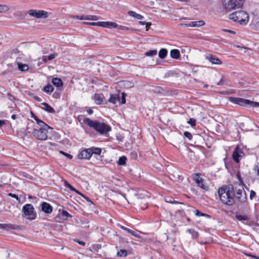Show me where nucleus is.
I'll use <instances>...</instances> for the list:
<instances>
[{
    "label": "nucleus",
    "mask_w": 259,
    "mask_h": 259,
    "mask_svg": "<svg viewBox=\"0 0 259 259\" xmlns=\"http://www.w3.org/2000/svg\"><path fill=\"white\" fill-rule=\"evenodd\" d=\"M32 117L34 119V120L36 121V123L37 124L38 126H46V125H47L45 122H44L41 119H39L36 115L32 114Z\"/></svg>",
    "instance_id": "nucleus-26"
},
{
    "label": "nucleus",
    "mask_w": 259,
    "mask_h": 259,
    "mask_svg": "<svg viewBox=\"0 0 259 259\" xmlns=\"http://www.w3.org/2000/svg\"><path fill=\"white\" fill-rule=\"evenodd\" d=\"M165 201L170 203H176L175 201L171 198H167L165 199Z\"/></svg>",
    "instance_id": "nucleus-48"
},
{
    "label": "nucleus",
    "mask_w": 259,
    "mask_h": 259,
    "mask_svg": "<svg viewBox=\"0 0 259 259\" xmlns=\"http://www.w3.org/2000/svg\"><path fill=\"white\" fill-rule=\"evenodd\" d=\"M184 135L185 137L187 138L189 140H191L192 138V134L189 132H185L184 133Z\"/></svg>",
    "instance_id": "nucleus-39"
},
{
    "label": "nucleus",
    "mask_w": 259,
    "mask_h": 259,
    "mask_svg": "<svg viewBox=\"0 0 259 259\" xmlns=\"http://www.w3.org/2000/svg\"><path fill=\"white\" fill-rule=\"evenodd\" d=\"M85 20L97 21L99 19L98 16L96 15H85Z\"/></svg>",
    "instance_id": "nucleus-33"
},
{
    "label": "nucleus",
    "mask_w": 259,
    "mask_h": 259,
    "mask_svg": "<svg viewBox=\"0 0 259 259\" xmlns=\"http://www.w3.org/2000/svg\"><path fill=\"white\" fill-rule=\"evenodd\" d=\"M126 157L123 156L119 157V158L118 160L117 163L119 165H124L126 163Z\"/></svg>",
    "instance_id": "nucleus-32"
},
{
    "label": "nucleus",
    "mask_w": 259,
    "mask_h": 259,
    "mask_svg": "<svg viewBox=\"0 0 259 259\" xmlns=\"http://www.w3.org/2000/svg\"><path fill=\"white\" fill-rule=\"evenodd\" d=\"M66 186L69 188L70 190H72V191H75L77 194H79L80 195H81V194H82V193H81L80 192H79V191H77L75 189H74L72 186H71L69 184L67 183V182H66Z\"/></svg>",
    "instance_id": "nucleus-36"
},
{
    "label": "nucleus",
    "mask_w": 259,
    "mask_h": 259,
    "mask_svg": "<svg viewBox=\"0 0 259 259\" xmlns=\"http://www.w3.org/2000/svg\"><path fill=\"white\" fill-rule=\"evenodd\" d=\"M170 55L173 59H178L180 57V54L178 50L174 49L171 50L170 52Z\"/></svg>",
    "instance_id": "nucleus-22"
},
{
    "label": "nucleus",
    "mask_w": 259,
    "mask_h": 259,
    "mask_svg": "<svg viewBox=\"0 0 259 259\" xmlns=\"http://www.w3.org/2000/svg\"><path fill=\"white\" fill-rule=\"evenodd\" d=\"M82 23L84 24L89 25H90V22H82Z\"/></svg>",
    "instance_id": "nucleus-64"
},
{
    "label": "nucleus",
    "mask_w": 259,
    "mask_h": 259,
    "mask_svg": "<svg viewBox=\"0 0 259 259\" xmlns=\"http://www.w3.org/2000/svg\"><path fill=\"white\" fill-rule=\"evenodd\" d=\"M188 123L193 127L196 125V120L194 118H190L188 121Z\"/></svg>",
    "instance_id": "nucleus-38"
},
{
    "label": "nucleus",
    "mask_w": 259,
    "mask_h": 259,
    "mask_svg": "<svg viewBox=\"0 0 259 259\" xmlns=\"http://www.w3.org/2000/svg\"><path fill=\"white\" fill-rule=\"evenodd\" d=\"M167 54V51L165 49H161L158 53L159 57L161 59H164Z\"/></svg>",
    "instance_id": "nucleus-29"
},
{
    "label": "nucleus",
    "mask_w": 259,
    "mask_h": 259,
    "mask_svg": "<svg viewBox=\"0 0 259 259\" xmlns=\"http://www.w3.org/2000/svg\"><path fill=\"white\" fill-rule=\"evenodd\" d=\"M140 23L142 25H145L146 24V23L144 21H140Z\"/></svg>",
    "instance_id": "nucleus-63"
},
{
    "label": "nucleus",
    "mask_w": 259,
    "mask_h": 259,
    "mask_svg": "<svg viewBox=\"0 0 259 259\" xmlns=\"http://www.w3.org/2000/svg\"><path fill=\"white\" fill-rule=\"evenodd\" d=\"M128 14L130 16L135 17L139 20H141L143 18V17L141 15L137 14V13H136L134 11H128Z\"/></svg>",
    "instance_id": "nucleus-27"
},
{
    "label": "nucleus",
    "mask_w": 259,
    "mask_h": 259,
    "mask_svg": "<svg viewBox=\"0 0 259 259\" xmlns=\"http://www.w3.org/2000/svg\"><path fill=\"white\" fill-rule=\"evenodd\" d=\"M101 22H90V25L96 26H101Z\"/></svg>",
    "instance_id": "nucleus-47"
},
{
    "label": "nucleus",
    "mask_w": 259,
    "mask_h": 259,
    "mask_svg": "<svg viewBox=\"0 0 259 259\" xmlns=\"http://www.w3.org/2000/svg\"><path fill=\"white\" fill-rule=\"evenodd\" d=\"M244 155L243 150L238 146L236 147L233 152L232 157L233 160L237 163L240 161L239 158Z\"/></svg>",
    "instance_id": "nucleus-11"
},
{
    "label": "nucleus",
    "mask_w": 259,
    "mask_h": 259,
    "mask_svg": "<svg viewBox=\"0 0 259 259\" xmlns=\"http://www.w3.org/2000/svg\"><path fill=\"white\" fill-rule=\"evenodd\" d=\"M124 85L126 84L127 85H128L130 87H132L133 86L132 83L128 82V81H125V83H124Z\"/></svg>",
    "instance_id": "nucleus-57"
},
{
    "label": "nucleus",
    "mask_w": 259,
    "mask_h": 259,
    "mask_svg": "<svg viewBox=\"0 0 259 259\" xmlns=\"http://www.w3.org/2000/svg\"><path fill=\"white\" fill-rule=\"evenodd\" d=\"M53 84L57 88L61 87L63 85V81L58 77H54L52 79Z\"/></svg>",
    "instance_id": "nucleus-21"
},
{
    "label": "nucleus",
    "mask_w": 259,
    "mask_h": 259,
    "mask_svg": "<svg viewBox=\"0 0 259 259\" xmlns=\"http://www.w3.org/2000/svg\"><path fill=\"white\" fill-rule=\"evenodd\" d=\"M129 234H131L132 235L136 237H137V238H140V235L139 234H138L135 231H134L130 229L129 232H128Z\"/></svg>",
    "instance_id": "nucleus-44"
},
{
    "label": "nucleus",
    "mask_w": 259,
    "mask_h": 259,
    "mask_svg": "<svg viewBox=\"0 0 259 259\" xmlns=\"http://www.w3.org/2000/svg\"><path fill=\"white\" fill-rule=\"evenodd\" d=\"M108 101L113 104H116L117 102H120L119 94H111L108 99Z\"/></svg>",
    "instance_id": "nucleus-20"
},
{
    "label": "nucleus",
    "mask_w": 259,
    "mask_h": 259,
    "mask_svg": "<svg viewBox=\"0 0 259 259\" xmlns=\"http://www.w3.org/2000/svg\"><path fill=\"white\" fill-rule=\"evenodd\" d=\"M218 194L221 201L224 204L231 206L235 203V191L232 185L219 188Z\"/></svg>",
    "instance_id": "nucleus-1"
},
{
    "label": "nucleus",
    "mask_w": 259,
    "mask_h": 259,
    "mask_svg": "<svg viewBox=\"0 0 259 259\" xmlns=\"http://www.w3.org/2000/svg\"><path fill=\"white\" fill-rule=\"evenodd\" d=\"M11 117H12V118L13 119H14H14H16V115H15V114H13V115H12Z\"/></svg>",
    "instance_id": "nucleus-62"
},
{
    "label": "nucleus",
    "mask_w": 259,
    "mask_h": 259,
    "mask_svg": "<svg viewBox=\"0 0 259 259\" xmlns=\"http://www.w3.org/2000/svg\"><path fill=\"white\" fill-rule=\"evenodd\" d=\"M40 108L50 113H54L55 112L54 109L48 103L45 102L41 103Z\"/></svg>",
    "instance_id": "nucleus-16"
},
{
    "label": "nucleus",
    "mask_w": 259,
    "mask_h": 259,
    "mask_svg": "<svg viewBox=\"0 0 259 259\" xmlns=\"http://www.w3.org/2000/svg\"><path fill=\"white\" fill-rule=\"evenodd\" d=\"M92 153L90 148L82 150L78 155V159H90Z\"/></svg>",
    "instance_id": "nucleus-12"
},
{
    "label": "nucleus",
    "mask_w": 259,
    "mask_h": 259,
    "mask_svg": "<svg viewBox=\"0 0 259 259\" xmlns=\"http://www.w3.org/2000/svg\"><path fill=\"white\" fill-rule=\"evenodd\" d=\"M54 88L50 84H48L42 89V91L46 93L51 94L54 91Z\"/></svg>",
    "instance_id": "nucleus-23"
},
{
    "label": "nucleus",
    "mask_w": 259,
    "mask_h": 259,
    "mask_svg": "<svg viewBox=\"0 0 259 259\" xmlns=\"http://www.w3.org/2000/svg\"><path fill=\"white\" fill-rule=\"evenodd\" d=\"M83 122L102 135H106L111 131V127L109 124L98 120H92L89 118L85 117L83 118Z\"/></svg>",
    "instance_id": "nucleus-2"
},
{
    "label": "nucleus",
    "mask_w": 259,
    "mask_h": 259,
    "mask_svg": "<svg viewBox=\"0 0 259 259\" xmlns=\"http://www.w3.org/2000/svg\"><path fill=\"white\" fill-rule=\"evenodd\" d=\"M60 153L65 156L67 158H68L69 159H71L72 158V156L69 154L65 153L62 151H60Z\"/></svg>",
    "instance_id": "nucleus-42"
},
{
    "label": "nucleus",
    "mask_w": 259,
    "mask_h": 259,
    "mask_svg": "<svg viewBox=\"0 0 259 259\" xmlns=\"http://www.w3.org/2000/svg\"><path fill=\"white\" fill-rule=\"evenodd\" d=\"M157 54V51L156 50H150L145 53V55L146 56L152 57L155 56Z\"/></svg>",
    "instance_id": "nucleus-34"
},
{
    "label": "nucleus",
    "mask_w": 259,
    "mask_h": 259,
    "mask_svg": "<svg viewBox=\"0 0 259 259\" xmlns=\"http://www.w3.org/2000/svg\"><path fill=\"white\" fill-rule=\"evenodd\" d=\"M101 27L108 28H117L118 25L115 22H101Z\"/></svg>",
    "instance_id": "nucleus-18"
},
{
    "label": "nucleus",
    "mask_w": 259,
    "mask_h": 259,
    "mask_svg": "<svg viewBox=\"0 0 259 259\" xmlns=\"http://www.w3.org/2000/svg\"><path fill=\"white\" fill-rule=\"evenodd\" d=\"M18 67L19 70L21 71H25L28 70L29 67L26 64H23L21 63H18Z\"/></svg>",
    "instance_id": "nucleus-30"
},
{
    "label": "nucleus",
    "mask_w": 259,
    "mask_h": 259,
    "mask_svg": "<svg viewBox=\"0 0 259 259\" xmlns=\"http://www.w3.org/2000/svg\"><path fill=\"white\" fill-rule=\"evenodd\" d=\"M236 218L237 220L242 222L244 224H246L249 219V218L247 215H242L240 214H237L236 215Z\"/></svg>",
    "instance_id": "nucleus-19"
},
{
    "label": "nucleus",
    "mask_w": 259,
    "mask_h": 259,
    "mask_svg": "<svg viewBox=\"0 0 259 259\" xmlns=\"http://www.w3.org/2000/svg\"><path fill=\"white\" fill-rule=\"evenodd\" d=\"M194 213H195V214L196 215V216H205V215H208L207 214H204L201 212H200L199 211H198V210H195L194 211Z\"/></svg>",
    "instance_id": "nucleus-40"
},
{
    "label": "nucleus",
    "mask_w": 259,
    "mask_h": 259,
    "mask_svg": "<svg viewBox=\"0 0 259 259\" xmlns=\"http://www.w3.org/2000/svg\"><path fill=\"white\" fill-rule=\"evenodd\" d=\"M248 256H251V257H252L253 258H255V259H259V256H257L256 255H248Z\"/></svg>",
    "instance_id": "nucleus-60"
},
{
    "label": "nucleus",
    "mask_w": 259,
    "mask_h": 259,
    "mask_svg": "<svg viewBox=\"0 0 259 259\" xmlns=\"http://www.w3.org/2000/svg\"><path fill=\"white\" fill-rule=\"evenodd\" d=\"M229 100L235 104L242 106H250L251 107H258L259 103L253 102L249 100L237 97H229Z\"/></svg>",
    "instance_id": "nucleus-5"
},
{
    "label": "nucleus",
    "mask_w": 259,
    "mask_h": 259,
    "mask_svg": "<svg viewBox=\"0 0 259 259\" xmlns=\"http://www.w3.org/2000/svg\"><path fill=\"white\" fill-rule=\"evenodd\" d=\"M118 226L121 228L122 229V230H124L125 231L127 232V233L129 232L130 229L122 226V225H119Z\"/></svg>",
    "instance_id": "nucleus-51"
},
{
    "label": "nucleus",
    "mask_w": 259,
    "mask_h": 259,
    "mask_svg": "<svg viewBox=\"0 0 259 259\" xmlns=\"http://www.w3.org/2000/svg\"><path fill=\"white\" fill-rule=\"evenodd\" d=\"M127 255V251L125 249H120L117 253V256L118 257H125Z\"/></svg>",
    "instance_id": "nucleus-31"
},
{
    "label": "nucleus",
    "mask_w": 259,
    "mask_h": 259,
    "mask_svg": "<svg viewBox=\"0 0 259 259\" xmlns=\"http://www.w3.org/2000/svg\"><path fill=\"white\" fill-rule=\"evenodd\" d=\"M255 172L257 176V179L259 180V162L257 163L254 168Z\"/></svg>",
    "instance_id": "nucleus-37"
},
{
    "label": "nucleus",
    "mask_w": 259,
    "mask_h": 259,
    "mask_svg": "<svg viewBox=\"0 0 259 259\" xmlns=\"http://www.w3.org/2000/svg\"><path fill=\"white\" fill-rule=\"evenodd\" d=\"M235 199H236L241 203L245 202L246 200V195L244 189L242 187L237 188L235 187Z\"/></svg>",
    "instance_id": "nucleus-8"
},
{
    "label": "nucleus",
    "mask_w": 259,
    "mask_h": 259,
    "mask_svg": "<svg viewBox=\"0 0 259 259\" xmlns=\"http://www.w3.org/2000/svg\"><path fill=\"white\" fill-rule=\"evenodd\" d=\"M74 17L78 20H85V15H82V16H75Z\"/></svg>",
    "instance_id": "nucleus-49"
},
{
    "label": "nucleus",
    "mask_w": 259,
    "mask_h": 259,
    "mask_svg": "<svg viewBox=\"0 0 259 259\" xmlns=\"http://www.w3.org/2000/svg\"><path fill=\"white\" fill-rule=\"evenodd\" d=\"M19 228V226L11 224H0V229L4 230H16Z\"/></svg>",
    "instance_id": "nucleus-13"
},
{
    "label": "nucleus",
    "mask_w": 259,
    "mask_h": 259,
    "mask_svg": "<svg viewBox=\"0 0 259 259\" xmlns=\"http://www.w3.org/2000/svg\"><path fill=\"white\" fill-rule=\"evenodd\" d=\"M117 28L118 29L125 30H130V28L127 27L126 26H122V25H118V27H117Z\"/></svg>",
    "instance_id": "nucleus-45"
},
{
    "label": "nucleus",
    "mask_w": 259,
    "mask_h": 259,
    "mask_svg": "<svg viewBox=\"0 0 259 259\" xmlns=\"http://www.w3.org/2000/svg\"><path fill=\"white\" fill-rule=\"evenodd\" d=\"M229 18L240 24H246L249 19L248 14L243 11L235 12L229 15Z\"/></svg>",
    "instance_id": "nucleus-4"
},
{
    "label": "nucleus",
    "mask_w": 259,
    "mask_h": 259,
    "mask_svg": "<svg viewBox=\"0 0 259 259\" xmlns=\"http://www.w3.org/2000/svg\"><path fill=\"white\" fill-rule=\"evenodd\" d=\"M90 149L92 153V156L94 154L100 155L102 152V149L100 148L92 147L90 148Z\"/></svg>",
    "instance_id": "nucleus-24"
},
{
    "label": "nucleus",
    "mask_w": 259,
    "mask_h": 259,
    "mask_svg": "<svg viewBox=\"0 0 259 259\" xmlns=\"http://www.w3.org/2000/svg\"><path fill=\"white\" fill-rule=\"evenodd\" d=\"M28 14L30 16L37 18H46L48 17L47 12L43 10H30L28 11Z\"/></svg>",
    "instance_id": "nucleus-9"
},
{
    "label": "nucleus",
    "mask_w": 259,
    "mask_h": 259,
    "mask_svg": "<svg viewBox=\"0 0 259 259\" xmlns=\"http://www.w3.org/2000/svg\"><path fill=\"white\" fill-rule=\"evenodd\" d=\"M57 55H58V54L56 53L52 54L48 56V59L49 60H53L54 58H55L56 57V56Z\"/></svg>",
    "instance_id": "nucleus-43"
},
{
    "label": "nucleus",
    "mask_w": 259,
    "mask_h": 259,
    "mask_svg": "<svg viewBox=\"0 0 259 259\" xmlns=\"http://www.w3.org/2000/svg\"><path fill=\"white\" fill-rule=\"evenodd\" d=\"M34 99H35V100H36L37 101L39 102L40 101V99L38 97H37V96H35L34 97Z\"/></svg>",
    "instance_id": "nucleus-61"
},
{
    "label": "nucleus",
    "mask_w": 259,
    "mask_h": 259,
    "mask_svg": "<svg viewBox=\"0 0 259 259\" xmlns=\"http://www.w3.org/2000/svg\"><path fill=\"white\" fill-rule=\"evenodd\" d=\"M75 241L81 245L84 246L85 245V243L82 241H79L78 240H75Z\"/></svg>",
    "instance_id": "nucleus-54"
},
{
    "label": "nucleus",
    "mask_w": 259,
    "mask_h": 259,
    "mask_svg": "<svg viewBox=\"0 0 259 259\" xmlns=\"http://www.w3.org/2000/svg\"><path fill=\"white\" fill-rule=\"evenodd\" d=\"M41 210L46 213H51L53 211L52 206L48 203L43 202L41 205Z\"/></svg>",
    "instance_id": "nucleus-14"
},
{
    "label": "nucleus",
    "mask_w": 259,
    "mask_h": 259,
    "mask_svg": "<svg viewBox=\"0 0 259 259\" xmlns=\"http://www.w3.org/2000/svg\"><path fill=\"white\" fill-rule=\"evenodd\" d=\"M205 22L203 21H193L189 23L185 24L184 25L186 27H200L203 26Z\"/></svg>",
    "instance_id": "nucleus-17"
},
{
    "label": "nucleus",
    "mask_w": 259,
    "mask_h": 259,
    "mask_svg": "<svg viewBox=\"0 0 259 259\" xmlns=\"http://www.w3.org/2000/svg\"><path fill=\"white\" fill-rule=\"evenodd\" d=\"M62 215L65 217H71V215L66 210H63L62 212Z\"/></svg>",
    "instance_id": "nucleus-46"
},
{
    "label": "nucleus",
    "mask_w": 259,
    "mask_h": 259,
    "mask_svg": "<svg viewBox=\"0 0 259 259\" xmlns=\"http://www.w3.org/2000/svg\"><path fill=\"white\" fill-rule=\"evenodd\" d=\"M6 124V122L4 120H0V127L3 126Z\"/></svg>",
    "instance_id": "nucleus-56"
},
{
    "label": "nucleus",
    "mask_w": 259,
    "mask_h": 259,
    "mask_svg": "<svg viewBox=\"0 0 259 259\" xmlns=\"http://www.w3.org/2000/svg\"><path fill=\"white\" fill-rule=\"evenodd\" d=\"M244 0H222L224 8L228 11L241 8Z\"/></svg>",
    "instance_id": "nucleus-6"
},
{
    "label": "nucleus",
    "mask_w": 259,
    "mask_h": 259,
    "mask_svg": "<svg viewBox=\"0 0 259 259\" xmlns=\"http://www.w3.org/2000/svg\"><path fill=\"white\" fill-rule=\"evenodd\" d=\"M81 196L84 198L87 201H89V202H91L92 203H93V202L91 201V200L90 199V198H89L88 197H87L85 196V195H84L83 194H81Z\"/></svg>",
    "instance_id": "nucleus-53"
},
{
    "label": "nucleus",
    "mask_w": 259,
    "mask_h": 259,
    "mask_svg": "<svg viewBox=\"0 0 259 259\" xmlns=\"http://www.w3.org/2000/svg\"><path fill=\"white\" fill-rule=\"evenodd\" d=\"M206 60H208L212 64L220 65L222 61L218 58L212 55H209L206 57Z\"/></svg>",
    "instance_id": "nucleus-15"
},
{
    "label": "nucleus",
    "mask_w": 259,
    "mask_h": 259,
    "mask_svg": "<svg viewBox=\"0 0 259 259\" xmlns=\"http://www.w3.org/2000/svg\"><path fill=\"white\" fill-rule=\"evenodd\" d=\"M223 30H224V31L229 32V33H231V34H236V32H235V31H233V30H229V29H224Z\"/></svg>",
    "instance_id": "nucleus-55"
},
{
    "label": "nucleus",
    "mask_w": 259,
    "mask_h": 259,
    "mask_svg": "<svg viewBox=\"0 0 259 259\" xmlns=\"http://www.w3.org/2000/svg\"><path fill=\"white\" fill-rule=\"evenodd\" d=\"M193 180L196 183L198 186L200 187L203 190H207L208 187L204 183V180L200 177V174L198 173L193 174Z\"/></svg>",
    "instance_id": "nucleus-10"
},
{
    "label": "nucleus",
    "mask_w": 259,
    "mask_h": 259,
    "mask_svg": "<svg viewBox=\"0 0 259 259\" xmlns=\"http://www.w3.org/2000/svg\"><path fill=\"white\" fill-rule=\"evenodd\" d=\"M255 192L254 191H253V190H251L250 191V199H252L253 198V197L255 196Z\"/></svg>",
    "instance_id": "nucleus-52"
},
{
    "label": "nucleus",
    "mask_w": 259,
    "mask_h": 259,
    "mask_svg": "<svg viewBox=\"0 0 259 259\" xmlns=\"http://www.w3.org/2000/svg\"><path fill=\"white\" fill-rule=\"evenodd\" d=\"M94 99L95 103L97 104H101L102 102V96L100 94H96L94 96Z\"/></svg>",
    "instance_id": "nucleus-28"
},
{
    "label": "nucleus",
    "mask_w": 259,
    "mask_h": 259,
    "mask_svg": "<svg viewBox=\"0 0 259 259\" xmlns=\"http://www.w3.org/2000/svg\"><path fill=\"white\" fill-rule=\"evenodd\" d=\"M22 212L27 216V219L29 220H34L36 218V213L34 211V208L31 204H26L22 207Z\"/></svg>",
    "instance_id": "nucleus-7"
},
{
    "label": "nucleus",
    "mask_w": 259,
    "mask_h": 259,
    "mask_svg": "<svg viewBox=\"0 0 259 259\" xmlns=\"http://www.w3.org/2000/svg\"><path fill=\"white\" fill-rule=\"evenodd\" d=\"M125 97H126V94L125 93H122L121 99V101H120V102H121V103L122 104H124L126 102Z\"/></svg>",
    "instance_id": "nucleus-41"
},
{
    "label": "nucleus",
    "mask_w": 259,
    "mask_h": 259,
    "mask_svg": "<svg viewBox=\"0 0 259 259\" xmlns=\"http://www.w3.org/2000/svg\"><path fill=\"white\" fill-rule=\"evenodd\" d=\"M9 7L4 5H0V13H5L9 10Z\"/></svg>",
    "instance_id": "nucleus-35"
},
{
    "label": "nucleus",
    "mask_w": 259,
    "mask_h": 259,
    "mask_svg": "<svg viewBox=\"0 0 259 259\" xmlns=\"http://www.w3.org/2000/svg\"><path fill=\"white\" fill-rule=\"evenodd\" d=\"M32 117L34 119V120L36 121V123L37 124L38 126H46V125H47L45 122H44L41 119H39L36 115L32 114Z\"/></svg>",
    "instance_id": "nucleus-25"
},
{
    "label": "nucleus",
    "mask_w": 259,
    "mask_h": 259,
    "mask_svg": "<svg viewBox=\"0 0 259 259\" xmlns=\"http://www.w3.org/2000/svg\"><path fill=\"white\" fill-rule=\"evenodd\" d=\"M9 196H11L12 197H13V198L16 199L17 200H19V198L18 196L15 194H13V193H10L9 194Z\"/></svg>",
    "instance_id": "nucleus-50"
},
{
    "label": "nucleus",
    "mask_w": 259,
    "mask_h": 259,
    "mask_svg": "<svg viewBox=\"0 0 259 259\" xmlns=\"http://www.w3.org/2000/svg\"><path fill=\"white\" fill-rule=\"evenodd\" d=\"M87 113L90 115L92 114L93 113V110L91 109H89L87 110Z\"/></svg>",
    "instance_id": "nucleus-59"
},
{
    "label": "nucleus",
    "mask_w": 259,
    "mask_h": 259,
    "mask_svg": "<svg viewBox=\"0 0 259 259\" xmlns=\"http://www.w3.org/2000/svg\"><path fill=\"white\" fill-rule=\"evenodd\" d=\"M49 129L53 128L48 124L45 126L35 127L32 131V135L37 139L39 140H46L48 138V133Z\"/></svg>",
    "instance_id": "nucleus-3"
},
{
    "label": "nucleus",
    "mask_w": 259,
    "mask_h": 259,
    "mask_svg": "<svg viewBox=\"0 0 259 259\" xmlns=\"http://www.w3.org/2000/svg\"><path fill=\"white\" fill-rule=\"evenodd\" d=\"M42 60L45 63L47 62V61L49 60L48 59V57L46 56H42Z\"/></svg>",
    "instance_id": "nucleus-58"
}]
</instances>
